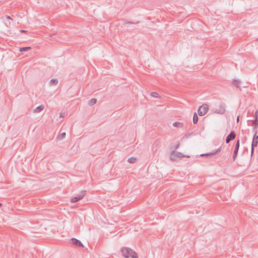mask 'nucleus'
<instances>
[{
	"label": "nucleus",
	"mask_w": 258,
	"mask_h": 258,
	"mask_svg": "<svg viewBox=\"0 0 258 258\" xmlns=\"http://www.w3.org/2000/svg\"><path fill=\"white\" fill-rule=\"evenodd\" d=\"M122 255L125 258H138L137 253L132 249L125 247L121 249Z\"/></svg>",
	"instance_id": "nucleus-1"
},
{
	"label": "nucleus",
	"mask_w": 258,
	"mask_h": 258,
	"mask_svg": "<svg viewBox=\"0 0 258 258\" xmlns=\"http://www.w3.org/2000/svg\"><path fill=\"white\" fill-rule=\"evenodd\" d=\"M182 157H186V158H189L190 156L188 155H184L181 152H176V151H173L170 155V158L172 161L176 160L177 158H182Z\"/></svg>",
	"instance_id": "nucleus-2"
},
{
	"label": "nucleus",
	"mask_w": 258,
	"mask_h": 258,
	"mask_svg": "<svg viewBox=\"0 0 258 258\" xmlns=\"http://www.w3.org/2000/svg\"><path fill=\"white\" fill-rule=\"evenodd\" d=\"M209 109L208 105L204 104L200 106L198 109V114L200 116H203L206 114Z\"/></svg>",
	"instance_id": "nucleus-3"
},
{
	"label": "nucleus",
	"mask_w": 258,
	"mask_h": 258,
	"mask_svg": "<svg viewBox=\"0 0 258 258\" xmlns=\"http://www.w3.org/2000/svg\"><path fill=\"white\" fill-rule=\"evenodd\" d=\"M86 194V191L85 190L82 191L78 195H77L76 197H74L71 199V203H76L78 201L82 200L84 196Z\"/></svg>",
	"instance_id": "nucleus-4"
},
{
	"label": "nucleus",
	"mask_w": 258,
	"mask_h": 258,
	"mask_svg": "<svg viewBox=\"0 0 258 258\" xmlns=\"http://www.w3.org/2000/svg\"><path fill=\"white\" fill-rule=\"evenodd\" d=\"M239 146H240V141H239V140H238L235 144V148H234V152L233 154V161L235 160L237 156V153H238V152L239 150Z\"/></svg>",
	"instance_id": "nucleus-5"
},
{
	"label": "nucleus",
	"mask_w": 258,
	"mask_h": 258,
	"mask_svg": "<svg viewBox=\"0 0 258 258\" xmlns=\"http://www.w3.org/2000/svg\"><path fill=\"white\" fill-rule=\"evenodd\" d=\"M236 137V134L234 131H231L226 138V143H229L231 141L233 140Z\"/></svg>",
	"instance_id": "nucleus-6"
},
{
	"label": "nucleus",
	"mask_w": 258,
	"mask_h": 258,
	"mask_svg": "<svg viewBox=\"0 0 258 258\" xmlns=\"http://www.w3.org/2000/svg\"><path fill=\"white\" fill-rule=\"evenodd\" d=\"M225 107L224 106L223 103H221L219 104V109H217L215 111V113L220 114H224L225 113Z\"/></svg>",
	"instance_id": "nucleus-7"
},
{
	"label": "nucleus",
	"mask_w": 258,
	"mask_h": 258,
	"mask_svg": "<svg viewBox=\"0 0 258 258\" xmlns=\"http://www.w3.org/2000/svg\"><path fill=\"white\" fill-rule=\"evenodd\" d=\"M258 144V136L257 134H254L252 143H251V147H256Z\"/></svg>",
	"instance_id": "nucleus-8"
},
{
	"label": "nucleus",
	"mask_w": 258,
	"mask_h": 258,
	"mask_svg": "<svg viewBox=\"0 0 258 258\" xmlns=\"http://www.w3.org/2000/svg\"><path fill=\"white\" fill-rule=\"evenodd\" d=\"M71 241H72L73 244H74V245H75L77 246H79V247H83L84 246L83 244L81 242V241H80L79 240H78L76 238H73L71 239Z\"/></svg>",
	"instance_id": "nucleus-9"
},
{
	"label": "nucleus",
	"mask_w": 258,
	"mask_h": 258,
	"mask_svg": "<svg viewBox=\"0 0 258 258\" xmlns=\"http://www.w3.org/2000/svg\"><path fill=\"white\" fill-rule=\"evenodd\" d=\"M220 151H221V148H219L214 152L208 153V154H203L201 155V156H212L216 154H218Z\"/></svg>",
	"instance_id": "nucleus-10"
},
{
	"label": "nucleus",
	"mask_w": 258,
	"mask_h": 258,
	"mask_svg": "<svg viewBox=\"0 0 258 258\" xmlns=\"http://www.w3.org/2000/svg\"><path fill=\"white\" fill-rule=\"evenodd\" d=\"M44 108V107L43 105H39L36 108V109L34 110V112L39 113V112H41V111H42L43 110Z\"/></svg>",
	"instance_id": "nucleus-11"
},
{
	"label": "nucleus",
	"mask_w": 258,
	"mask_h": 258,
	"mask_svg": "<svg viewBox=\"0 0 258 258\" xmlns=\"http://www.w3.org/2000/svg\"><path fill=\"white\" fill-rule=\"evenodd\" d=\"M253 127V131L254 132V134L257 133V128L258 127V122H252Z\"/></svg>",
	"instance_id": "nucleus-12"
},
{
	"label": "nucleus",
	"mask_w": 258,
	"mask_h": 258,
	"mask_svg": "<svg viewBox=\"0 0 258 258\" xmlns=\"http://www.w3.org/2000/svg\"><path fill=\"white\" fill-rule=\"evenodd\" d=\"M50 85H56L58 84V80L57 79H52L50 81Z\"/></svg>",
	"instance_id": "nucleus-13"
},
{
	"label": "nucleus",
	"mask_w": 258,
	"mask_h": 258,
	"mask_svg": "<svg viewBox=\"0 0 258 258\" xmlns=\"http://www.w3.org/2000/svg\"><path fill=\"white\" fill-rule=\"evenodd\" d=\"M97 102V99L96 98H92L89 101L88 104L90 106H93Z\"/></svg>",
	"instance_id": "nucleus-14"
},
{
	"label": "nucleus",
	"mask_w": 258,
	"mask_h": 258,
	"mask_svg": "<svg viewBox=\"0 0 258 258\" xmlns=\"http://www.w3.org/2000/svg\"><path fill=\"white\" fill-rule=\"evenodd\" d=\"M240 84V82L237 80H233L232 84L235 86L236 88H238Z\"/></svg>",
	"instance_id": "nucleus-15"
},
{
	"label": "nucleus",
	"mask_w": 258,
	"mask_h": 258,
	"mask_svg": "<svg viewBox=\"0 0 258 258\" xmlns=\"http://www.w3.org/2000/svg\"><path fill=\"white\" fill-rule=\"evenodd\" d=\"M66 136V134L65 132L62 133L58 135L57 137V139L61 140L65 138Z\"/></svg>",
	"instance_id": "nucleus-16"
},
{
	"label": "nucleus",
	"mask_w": 258,
	"mask_h": 258,
	"mask_svg": "<svg viewBox=\"0 0 258 258\" xmlns=\"http://www.w3.org/2000/svg\"><path fill=\"white\" fill-rule=\"evenodd\" d=\"M198 121V116L197 113L195 112L193 116V123L196 124Z\"/></svg>",
	"instance_id": "nucleus-17"
},
{
	"label": "nucleus",
	"mask_w": 258,
	"mask_h": 258,
	"mask_svg": "<svg viewBox=\"0 0 258 258\" xmlns=\"http://www.w3.org/2000/svg\"><path fill=\"white\" fill-rule=\"evenodd\" d=\"M254 119L252 120V122H258V110H256L254 115Z\"/></svg>",
	"instance_id": "nucleus-18"
},
{
	"label": "nucleus",
	"mask_w": 258,
	"mask_h": 258,
	"mask_svg": "<svg viewBox=\"0 0 258 258\" xmlns=\"http://www.w3.org/2000/svg\"><path fill=\"white\" fill-rule=\"evenodd\" d=\"M150 95L152 97H154V98H159V94L158 93L155 92H151L150 94Z\"/></svg>",
	"instance_id": "nucleus-19"
},
{
	"label": "nucleus",
	"mask_w": 258,
	"mask_h": 258,
	"mask_svg": "<svg viewBox=\"0 0 258 258\" xmlns=\"http://www.w3.org/2000/svg\"><path fill=\"white\" fill-rule=\"evenodd\" d=\"M173 125L175 127H180L182 126V123L179 122H175L173 123Z\"/></svg>",
	"instance_id": "nucleus-20"
},
{
	"label": "nucleus",
	"mask_w": 258,
	"mask_h": 258,
	"mask_svg": "<svg viewBox=\"0 0 258 258\" xmlns=\"http://www.w3.org/2000/svg\"><path fill=\"white\" fill-rule=\"evenodd\" d=\"M31 49L30 47H21L19 49L20 51L23 52V51H26L28 50H29Z\"/></svg>",
	"instance_id": "nucleus-21"
},
{
	"label": "nucleus",
	"mask_w": 258,
	"mask_h": 258,
	"mask_svg": "<svg viewBox=\"0 0 258 258\" xmlns=\"http://www.w3.org/2000/svg\"><path fill=\"white\" fill-rule=\"evenodd\" d=\"M137 159L134 157H130L128 159L127 161L130 163H134L136 162Z\"/></svg>",
	"instance_id": "nucleus-22"
},
{
	"label": "nucleus",
	"mask_w": 258,
	"mask_h": 258,
	"mask_svg": "<svg viewBox=\"0 0 258 258\" xmlns=\"http://www.w3.org/2000/svg\"><path fill=\"white\" fill-rule=\"evenodd\" d=\"M123 25H124V26H126V24H138L139 23V22H137V23H134V22H130V21H126V20H123Z\"/></svg>",
	"instance_id": "nucleus-23"
},
{
	"label": "nucleus",
	"mask_w": 258,
	"mask_h": 258,
	"mask_svg": "<svg viewBox=\"0 0 258 258\" xmlns=\"http://www.w3.org/2000/svg\"><path fill=\"white\" fill-rule=\"evenodd\" d=\"M179 146H180V143L179 142H177L176 145L174 147L175 149H178L179 148Z\"/></svg>",
	"instance_id": "nucleus-24"
},
{
	"label": "nucleus",
	"mask_w": 258,
	"mask_h": 258,
	"mask_svg": "<svg viewBox=\"0 0 258 258\" xmlns=\"http://www.w3.org/2000/svg\"><path fill=\"white\" fill-rule=\"evenodd\" d=\"M6 17L8 21H13V19L10 16H6Z\"/></svg>",
	"instance_id": "nucleus-25"
},
{
	"label": "nucleus",
	"mask_w": 258,
	"mask_h": 258,
	"mask_svg": "<svg viewBox=\"0 0 258 258\" xmlns=\"http://www.w3.org/2000/svg\"><path fill=\"white\" fill-rule=\"evenodd\" d=\"M60 117H64V113L61 112L59 114Z\"/></svg>",
	"instance_id": "nucleus-26"
},
{
	"label": "nucleus",
	"mask_w": 258,
	"mask_h": 258,
	"mask_svg": "<svg viewBox=\"0 0 258 258\" xmlns=\"http://www.w3.org/2000/svg\"><path fill=\"white\" fill-rule=\"evenodd\" d=\"M254 147H251V155L253 154V153L254 152Z\"/></svg>",
	"instance_id": "nucleus-27"
},
{
	"label": "nucleus",
	"mask_w": 258,
	"mask_h": 258,
	"mask_svg": "<svg viewBox=\"0 0 258 258\" xmlns=\"http://www.w3.org/2000/svg\"><path fill=\"white\" fill-rule=\"evenodd\" d=\"M239 116H237V119H236V120H237V122H238V121H239Z\"/></svg>",
	"instance_id": "nucleus-28"
},
{
	"label": "nucleus",
	"mask_w": 258,
	"mask_h": 258,
	"mask_svg": "<svg viewBox=\"0 0 258 258\" xmlns=\"http://www.w3.org/2000/svg\"><path fill=\"white\" fill-rule=\"evenodd\" d=\"M2 206V204L0 203V207Z\"/></svg>",
	"instance_id": "nucleus-29"
}]
</instances>
